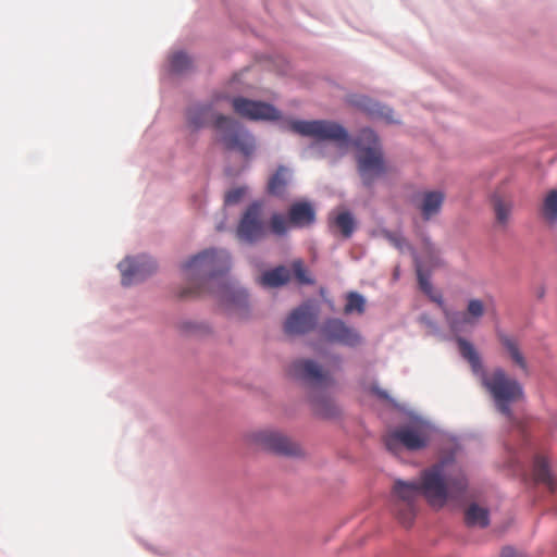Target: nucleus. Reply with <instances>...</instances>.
<instances>
[{
    "mask_svg": "<svg viewBox=\"0 0 557 557\" xmlns=\"http://www.w3.org/2000/svg\"><path fill=\"white\" fill-rule=\"evenodd\" d=\"M376 393H377V395H379L381 398H387V394H386L385 392H383V391H377Z\"/></svg>",
    "mask_w": 557,
    "mask_h": 557,
    "instance_id": "obj_38",
    "label": "nucleus"
},
{
    "mask_svg": "<svg viewBox=\"0 0 557 557\" xmlns=\"http://www.w3.org/2000/svg\"><path fill=\"white\" fill-rule=\"evenodd\" d=\"M289 373L296 379L317 388H325L332 384L331 376L312 360L300 359L290 364Z\"/></svg>",
    "mask_w": 557,
    "mask_h": 557,
    "instance_id": "obj_13",
    "label": "nucleus"
},
{
    "mask_svg": "<svg viewBox=\"0 0 557 557\" xmlns=\"http://www.w3.org/2000/svg\"><path fill=\"white\" fill-rule=\"evenodd\" d=\"M468 480L462 468L453 459H444L424 469L420 481L396 480L393 486V511L399 522L410 527L417 512V502L423 496L431 506L443 507L448 498L463 494Z\"/></svg>",
    "mask_w": 557,
    "mask_h": 557,
    "instance_id": "obj_1",
    "label": "nucleus"
},
{
    "mask_svg": "<svg viewBox=\"0 0 557 557\" xmlns=\"http://www.w3.org/2000/svg\"><path fill=\"white\" fill-rule=\"evenodd\" d=\"M231 258L226 250L207 249L194 256L183 265L185 278L189 286L181 296H200L206 286L221 283V276L230 270Z\"/></svg>",
    "mask_w": 557,
    "mask_h": 557,
    "instance_id": "obj_3",
    "label": "nucleus"
},
{
    "mask_svg": "<svg viewBox=\"0 0 557 557\" xmlns=\"http://www.w3.org/2000/svg\"><path fill=\"white\" fill-rule=\"evenodd\" d=\"M541 213L549 224L557 223V190H550L544 198Z\"/></svg>",
    "mask_w": 557,
    "mask_h": 557,
    "instance_id": "obj_27",
    "label": "nucleus"
},
{
    "mask_svg": "<svg viewBox=\"0 0 557 557\" xmlns=\"http://www.w3.org/2000/svg\"><path fill=\"white\" fill-rule=\"evenodd\" d=\"M214 128L221 133V141L227 150L238 151L249 158L256 150L255 137L235 120L218 114Z\"/></svg>",
    "mask_w": 557,
    "mask_h": 557,
    "instance_id": "obj_6",
    "label": "nucleus"
},
{
    "mask_svg": "<svg viewBox=\"0 0 557 557\" xmlns=\"http://www.w3.org/2000/svg\"><path fill=\"white\" fill-rule=\"evenodd\" d=\"M290 180L287 168L281 165L276 172L269 178L268 193L275 197H283Z\"/></svg>",
    "mask_w": 557,
    "mask_h": 557,
    "instance_id": "obj_21",
    "label": "nucleus"
},
{
    "mask_svg": "<svg viewBox=\"0 0 557 557\" xmlns=\"http://www.w3.org/2000/svg\"><path fill=\"white\" fill-rule=\"evenodd\" d=\"M493 208L495 212L496 222L506 226L509 223L513 203L511 200H506L500 197L493 198Z\"/></svg>",
    "mask_w": 557,
    "mask_h": 557,
    "instance_id": "obj_26",
    "label": "nucleus"
},
{
    "mask_svg": "<svg viewBox=\"0 0 557 557\" xmlns=\"http://www.w3.org/2000/svg\"><path fill=\"white\" fill-rule=\"evenodd\" d=\"M290 224L288 222V215L285 216L281 213H273L269 221L270 232L276 236H284L290 228Z\"/></svg>",
    "mask_w": 557,
    "mask_h": 557,
    "instance_id": "obj_31",
    "label": "nucleus"
},
{
    "mask_svg": "<svg viewBox=\"0 0 557 557\" xmlns=\"http://www.w3.org/2000/svg\"><path fill=\"white\" fill-rule=\"evenodd\" d=\"M346 300L347 301L344 307V312L346 314H350L352 312H357V313L361 314L364 312L366 300L362 297V295H360L356 292H350L347 294Z\"/></svg>",
    "mask_w": 557,
    "mask_h": 557,
    "instance_id": "obj_32",
    "label": "nucleus"
},
{
    "mask_svg": "<svg viewBox=\"0 0 557 557\" xmlns=\"http://www.w3.org/2000/svg\"><path fill=\"white\" fill-rule=\"evenodd\" d=\"M540 297L543 296V290H539Z\"/></svg>",
    "mask_w": 557,
    "mask_h": 557,
    "instance_id": "obj_40",
    "label": "nucleus"
},
{
    "mask_svg": "<svg viewBox=\"0 0 557 557\" xmlns=\"http://www.w3.org/2000/svg\"><path fill=\"white\" fill-rule=\"evenodd\" d=\"M314 412L321 417H332L335 414V407L333 401L324 395H311L310 397Z\"/></svg>",
    "mask_w": 557,
    "mask_h": 557,
    "instance_id": "obj_28",
    "label": "nucleus"
},
{
    "mask_svg": "<svg viewBox=\"0 0 557 557\" xmlns=\"http://www.w3.org/2000/svg\"><path fill=\"white\" fill-rule=\"evenodd\" d=\"M352 145L359 176L364 186L371 187L389 170L380 138L372 129L363 128Z\"/></svg>",
    "mask_w": 557,
    "mask_h": 557,
    "instance_id": "obj_4",
    "label": "nucleus"
},
{
    "mask_svg": "<svg viewBox=\"0 0 557 557\" xmlns=\"http://www.w3.org/2000/svg\"><path fill=\"white\" fill-rule=\"evenodd\" d=\"M214 294L225 302L240 301L246 298L244 290L237 289L233 283H223Z\"/></svg>",
    "mask_w": 557,
    "mask_h": 557,
    "instance_id": "obj_29",
    "label": "nucleus"
},
{
    "mask_svg": "<svg viewBox=\"0 0 557 557\" xmlns=\"http://www.w3.org/2000/svg\"><path fill=\"white\" fill-rule=\"evenodd\" d=\"M414 263H416V271H417V277H418V283H419L420 289L424 294L430 296L433 300L437 301L438 304H442L443 301H442L441 296H438V297L433 296V286L430 282V277L428 274H425L423 272L422 265L417 257L414 258Z\"/></svg>",
    "mask_w": 557,
    "mask_h": 557,
    "instance_id": "obj_30",
    "label": "nucleus"
},
{
    "mask_svg": "<svg viewBox=\"0 0 557 557\" xmlns=\"http://www.w3.org/2000/svg\"><path fill=\"white\" fill-rule=\"evenodd\" d=\"M293 272L295 274V277L297 281L301 284H312L313 281L308 275L307 270L304 267V263L301 260H296L292 264Z\"/></svg>",
    "mask_w": 557,
    "mask_h": 557,
    "instance_id": "obj_34",
    "label": "nucleus"
},
{
    "mask_svg": "<svg viewBox=\"0 0 557 557\" xmlns=\"http://www.w3.org/2000/svg\"><path fill=\"white\" fill-rule=\"evenodd\" d=\"M191 66L190 58L184 52H176L170 59V67L174 73H183Z\"/></svg>",
    "mask_w": 557,
    "mask_h": 557,
    "instance_id": "obj_33",
    "label": "nucleus"
},
{
    "mask_svg": "<svg viewBox=\"0 0 557 557\" xmlns=\"http://www.w3.org/2000/svg\"><path fill=\"white\" fill-rule=\"evenodd\" d=\"M465 520L470 527L484 528L488 524V511L475 504H472L466 510Z\"/></svg>",
    "mask_w": 557,
    "mask_h": 557,
    "instance_id": "obj_25",
    "label": "nucleus"
},
{
    "mask_svg": "<svg viewBox=\"0 0 557 557\" xmlns=\"http://www.w3.org/2000/svg\"><path fill=\"white\" fill-rule=\"evenodd\" d=\"M348 103L367 113L371 117L385 119L388 122L393 121L392 109L372 100L367 96L351 95L348 97Z\"/></svg>",
    "mask_w": 557,
    "mask_h": 557,
    "instance_id": "obj_16",
    "label": "nucleus"
},
{
    "mask_svg": "<svg viewBox=\"0 0 557 557\" xmlns=\"http://www.w3.org/2000/svg\"><path fill=\"white\" fill-rule=\"evenodd\" d=\"M232 107L236 114L251 121H276L281 119V112L274 106L263 101L235 97L232 99Z\"/></svg>",
    "mask_w": 557,
    "mask_h": 557,
    "instance_id": "obj_10",
    "label": "nucleus"
},
{
    "mask_svg": "<svg viewBox=\"0 0 557 557\" xmlns=\"http://www.w3.org/2000/svg\"><path fill=\"white\" fill-rule=\"evenodd\" d=\"M445 199L444 193L440 190L425 191L421 195L418 206L422 218L428 221L438 214Z\"/></svg>",
    "mask_w": 557,
    "mask_h": 557,
    "instance_id": "obj_20",
    "label": "nucleus"
},
{
    "mask_svg": "<svg viewBox=\"0 0 557 557\" xmlns=\"http://www.w3.org/2000/svg\"><path fill=\"white\" fill-rule=\"evenodd\" d=\"M156 268V262L147 256L127 257L119 263V269L122 274V284L129 286L140 282L154 272Z\"/></svg>",
    "mask_w": 557,
    "mask_h": 557,
    "instance_id": "obj_12",
    "label": "nucleus"
},
{
    "mask_svg": "<svg viewBox=\"0 0 557 557\" xmlns=\"http://www.w3.org/2000/svg\"><path fill=\"white\" fill-rule=\"evenodd\" d=\"M249 444L277 455L295 456L300 454L299 446L284 434L274 430H258L247 435Z\"/></svg>",
    "mask_w": 557,
    "mask_h": 557,
    "instance_id": "obj_8",
    "label": "nucleus"
},
{
    "mask_svg": "<svg viewBox=\"0 0 557 557\" xmlns=\"http://www.w3.org/2000/svg\"><path fill=\"white\" fill-rule=\"evenodd\" d=\"M500 557H523L522 555H518L513 548L505 547L502 550Z\"/></svg>",
    "mask_w": 557,
    "mask_h": 557,
    "instance_id": "obj_37",
    "label": "nucleus"
},
{
    "mask_svg": "<svg viewBox=\"0 0 557 557\" xmlns=\"http://www.w3.org/2000/svg\"><path fill=\"white\" fill-rule=\"evenodd\" d=\"M428 443L426 430L421 425H403L384 437L386 449L394 455H397L401 447L414 451L426 447Z\"/></svg>",
    "mask_w": 557,
    "mask_h": 557,
    "instance_id": "obj_7",
    "label": "nucleus"
},
{
    "mask_svg": "<svg viewBox=\"0 0 557 557\" xmlns=\"http://www.w3.org/2000/svg\"><path fill=\"white\" fill-rule=\"evenodd\" d=\"M289 280V270L284 265H280L270 271L264 272L261 275L259 282L262 286L265 287H278L288 283Z\"/></svg>",
    "mask_w": 557,
    "mask_h": 557,
    "instance_id": "obj_23",
    "label": "nucleus"
},
{
    "mask_svg": "<svg viewBox=\"0 0 557 557\" xmlns=\"http://www.w3.org/2000/svg\"><path fill=\"white\" fill-rule=\"evenodd\" d=\"M218 115L213 114L211 104H194L186 112L187 126L191 131H198L205 127L209 121H215Z\"/></svg>",
    "mask_w": 557,
    "mask_h": 557,
    "instance_id": "obj_19",
    "label": "nucleus"
},
{
    "mask_svg": "<svg viewBox=\"0 0 557 557\" xmlns=\"http://www.w3.org/2000/svg\"><path fill=\"white\" fill-rule=\"evenodd\" d=\"M540 297L543 296V290H539Z\"/></svg>",
    "mask_w": 557,
    "mask_h": 557,
    "instance_id": "obj_41",
    "label": "nucleus"
},
{
    "mask_svg": "<svg viewBox=\"0 0 557 557\" xmlns=\"http://www.w3.org/2000/svg\"><path fill=\"white\" fill-rule=\"evenodd\" d=\"M330 227L338 228L344 238H349L356 228V221L349 211H341L330 218Z\"/></svg>",
    "mask_w": 557,
    "mask_h": 557,
    "instance_id": "obj_24",
    "label": "nucleus"
},
{
    "mask_svg": "<svg viewBox=\"0 0 557 557\" xmlns=\"http://www.w3.org/2000/svg\"><path fill=\"white\" fill-rule=\"evenodd\" d=\"M287 214L292 227H309L315 222V209L309 201H296L292 203Z\"/></svg>",
    "mask_w": 557,
    "mask_h": 557,
    "instance_id": "obj_17",
    "label": "nucleus"
},
{
    "mask_svg": "<svg viewBox=\"0 0 557 557\" xmlns=\"http://www.w3.org/2000/svg\"><path fill=\"white\" fill-rule=\"evenodd\" d=\"M262 214L263 203L261 201H253L247 207L236 230L239 240L252 244L265 237L267 227Z\"/></svg>",
    "mask_w": 557,
    "mask_h": 557,
    "instance_id": "obj_9",
    "label": "nucleus"
},
{
    "mask_svg": "<svg viewBox=\"0 0 557 557\" xmlns=\"http://www.w3.org/2000/svg\"><path fill=\"white\" fill-rule=\"evenodd\" d=\"M485 313V306L481 299H470L465 312L445 310V318L453 331H462L466 325H476Z\"/></svg>",
    "mask_w": 557,
    "mask_h": 557,
    "instance_id": "obj_15",
    "label": "nucleus"
},
{
    "mask_svg": "<svg viewBox=\"0 0 557 557\" xmlns=\"http://www.w3.org/2000/svg\"><path fill=\"white\" fill-rule=\"evenodd\" d=\"M425 244H426L428 249H429L431 252H434V250H435V249H434V247L431 245V243L426 242Z\"/></svg>",
    "mask_w": 557,
    "mask_h": 557,
    "instance_id": "obj_39",
    "label": "nucleus"
},
{
    "mask_svg": "<svg viewBox=\"0 0 557 557\" xmlns=\"http://www.w3.org/2000/svg\"><path fill=\"white\" fill-rule=\"evenodd\" d=\"M382 234L384 238L387 239L398 250L403 251L406 247H408L407 240L401 234L391 231H383Z\"/></svg>",
    "mask_w": 557,
    "mask_h": 557,
    "instance_id": "obj_35",
    "label": "nucleus"
},
{
    "mask_svg": "<svg viewBox=\"0 0 557 557\" xmlns=\"http://www.w3.org/2000/svg\"><path fill=\"white\" fill-rule=\"evenodd\" d=\"M497 338L506 352L507 357L510 359L512 364L518 367L524 373L529 372V366L527 359L520 348V344L518 339L511 335H508L504 332H497Z\"/></svg>",
    "mask_w": 557,
    "mask_h": 557,
    "instance_id": "obj_18",
    "label": "nucleus"
},
{
    "mask_svg": "<svg viewBox=\"0 0 557 557\" xmlns=\"http://www.w3.org/2000/svg\"><path fill=\"white\" fill-rule=\"evenodd\" d=\"M320 335L329 343L348 347H356L362 342V337L356 329L348 326L343 320L336 318L323 322L320 327Z\"/></svg>",
    "mask_w": 557,
    "mask_h": 557,
    "instance_id": "obj_11",
    "label": "nucleus"
},
{
    "mask_svg": "<svg viewBox=\"0 0 557 557\" xmlns=\"http://www.w3.org/2000/svg\"><path fill=\"white\" fill-rule=\"evenodd\" d=\"M318 314L313 307L304 304L294 309L286 318L284 332L287 335H302L315 327Z\"/></svg>",
    "mask_w": 557,
    "mask_h": 557,
    "instance_id": "obj_14",
    "label": "nucleus"
},
{
    "mask_svg": "<svg viewBox=\"0 0 557 557\" xmlns=\"http://www.w3.org/2000/svg\"><path fill=\"white\" fill-rule=\"evenodd\" d=\"M457 345L461 357L468 361L472 372L481 376V383L493 398L496 409L510 418V406L524 397L522 385L502 368L494 369L490 374L485 373L479 352L466 338L458 337Z\"/></svg>",
    "mask_w": 557,
    "mask_h": 557,
    "instance_id": "obj_2",
    "label": "nucleus"
},
{
    "mask_svg": "<svg viewBox=\"0 0 557 557\" xmlns=\"http://www.w3.org/2000/svg\"><path fill=\"white\" fill-rule=\"evenodd\" d=\"M533 476L537 483L544 484L549 491L555 490V480L550 473L548 461L543 456H537L533 463Z\"/></svg>",
    "mask_w": 557,
    "mask_h": 557,
    "instance_id": "obj_22",
    "label": "nucleus"
},
{
    "mask_svg": "<svg viewBox=\"0 0 557 557\" xmlns=\"http://www.w3.org/2000/svg\"><path fill=\"white\" fill-rule=\"evenodd\" d=\"M292 133L315 140H331L341 144L348 141L347 131L338 123L326 120H288L282 126Z\"/></svg>",
    "mask_w": 557,
    "mask_h": 557,
    "instance_id": "obj_5",
    "label": "nucleus"
},
{
    "mask_svg": "<svg viewBox=\"0 0 557 557\" xmlns=\"http://www.w3.org/2000/svg\"><path fill=\"white\" fill-rule=\"evenodd\" d=\"M247 188L244 186L235 187L228 190L225 195V203L226 205H235L242 200V198L246 195Z\"/></svg>",
    "mask_w": 557,
    "mask_h": 557,
    "instance_id": "obj_36",
    "label": "nucleus"
}]
</instances>
